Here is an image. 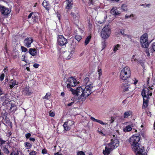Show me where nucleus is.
<instances>
[{"mask_svg":"<svg viewBox=\"0 0 155 155\" xmlns=\"http://www.w3.org/2000/svg\"><path fill=\"white\" fill-rule=\"evenodd\" d=\"M92 85L89 84L84 87H79L76 90L71 89L72 91V94L78 97L80 96V99L81 101H84L92 93Z\"/></svg>","mask_w":155,"mask_h":155,"instance_id":"obj_1","label":"nucleus"},{"mask_svg":"<svg viewBox=\"0 0 155 155\" xmlns=\"http://www.w3.org/2000/svg\"><path fill=\"white\" fill-rule=\"evenodd\" d=\"M3 71L5 74H7L8 73V68L6 67L3 70Z\"/></svg>","mask_w":155,"mask_h":155,"instance_id":"obj_46","label":"nucleus"},{"mask_svg":"<svg viewBox=\"0 0 155 155\" xmlns=\"http://www.w3.org/2000/svg\"><path fill=\"white\" fill-rule=\"evenodd\" d=\"M61 95L62 96L64 97V96L65 94L64 92H62L61 93Z\"/></svg>","mask_w":155,"mask_h":155,"instance_id":"obj_61","label":"nucleus"},{"mask_svg":"<svg viewBox=\"0 0 155 155\" xmlns=\"http://www.w3.org/2000/svg\"><path fill=\"white\" fill-rule=\"evenodd\" d=\"M21 60L27 62V61L26 60V57L25 55H22L21 57Z\"/></svg>","mask_w":155,"mask_h":155,"instance_id":"obj_43","label":"nucleus"},{"mask_svg":"<svg viewBox=\"0 0 155 155\" xmlns=\"http://www.w3.org/2000/svg\"><path fill=\"white\" fill-rule=\"evenodd\" d=\"M15 152L14 151H13L11 153L10 155H15Z\"/></svg>","mask_w":155,"mask_h":155,"instance_id":"obj_60","label":"nucleus"},{"mask_svg":"<svg viewBox=\"0 0 155 155\" xmlns=\"http://www.w3.org/2000/svg\"><path fill=\"white\" fill-rule=\"evenodd\" d=\"M68 43L67 39L63 36L58 35L57 37V43L61 46H63Z\"/></svg>","mask_w":155,"mask_h":155,"instance_id":"obj_9","label":"nucleus"},{"mask_svg":"<svg viewBox=\"0 0 155 155\" xmlns=\"http://www.w3.org/2000/svg\"><path fill=\"white\" fill-rule=\"evenodd\" d=\"M119 145V142L117 139H112L110 143L106 145L105 150H103V153L104 155H108L110 152L114 149L117 148Z\"/></svg>","mask_w":155,"mask_h":155,"instance_id":"obj_3","label":"nucleus"},{"mask_svg":"<svg viewBox=\"0 0 155 155\" xmlns=\"http://www.w3.org/2000/svg\"><path fill=\"white\" fill-rule=\"evenodd\" d=\"M71 15V17L73 18V21L76 22H77L79 18L78 10L77 8L73 9Z\"/></svg>","mask_w":155,"mask_h":155,"instance_id":"obj_10","label":"nucleus"},{"mask_svg":"<svg viewBox=\"0 0 155 155\" xmlns=\"http://www.w3.org/2000/svg\"><path fill=\"white\" fill-rule=\"evenodd\" d=\"M132 112L131 110H128L126 111L124 114V117L125 118L128 117L132 115Z\"/></svg>","mask_w":155,"mask_h":155,"instance_id":"obj_26","label":"nucleus"},{"mask_svg":"<svg viewBox=\"0 0 155 155\" xmlns=\"http://www.w3.org/2000/svg\"><path fill=\"white\" fill-rule=\"evenodd\" d=\"M78 83L76 79L73 77L69 78L66 81V86L69 89V91L72 92L71 89H73L71 87L75 86Z\"/></svg>","mask_w":155,"mask_h":155,"instance_id":"obj_6","label":"nucleus"},{"mask_svg":"<svg viewBox=\"0 0 155 155\" xmlns=\"http://www.w3.org/2000/svg\"><path fill=\"white\" fill-rule=\"evenodd\" d=\"M141 6H143L144 7H147L149 6L150 5V4H141L140 5Z\"/></svg>","mask_w":155,"mask_h":155,"instance_id":"obj_49","label":"nucleus"},{"mask_svg":"<svg viewBox=\"0 0 155 155\" xmlns=\"http://www.w3.org/2000/svg\"><path fill=\"white\" fill-rule=\"evenodd\" d=\"M125 29H120V32L121 34L123 35L124 36L126 35V34L125 33Z\"/></svg>","mask_w":155,"mask_h":155,"instance_id":"obj_38","label":"nucleus"},{"mask_svg":"<svg viewBox=\"0 0 155 155\" xmlns=\"http://www.w3.org/2000/svg\"><path fill=\"white\" fill-rule=\"evenodd\" d=\"M91 38V36L89 35L86 38L84 42V44L85 45H87L89 43L90 41Z\"/></svg>","mask_w":155,"mask_h":155,"instance_id":"obj_30","label":"nucleus"},{"mask_svg":"<svg viewBox=\"0 0 155 155\" xmlns=\"http://www.w3.org/2000/svg\"><path fill=\"white\" fill-rule=\"evenodd\" d=\"M90 118L91 119V120H92L93 121L98 122L101 124L105 125L107 124H106L105 123H104L102 121L96 119L93 117H90Z\"/></svg>","mask_w":155,"mask_h":155,"instance_id":"obj_25","label":"nucleus"},{"mask_svg":"<svg viewBox=\"0 0 155 155\" xmlns=\"http://www.w3.org/2000/svg\"><path fill=\"white\" fill-rule=\"evenodd\" d=\"M131 61L133 63H134L135 61H137V59L136 58V56L135 55H133L132 56V58H131Z\"/></svg>","mask_w":155,"mask_h":155,"instance_id":"obj_37","label":"nucleus"},{"mask_svg":"<svg viewBox=\"0 0 155 155\" xmlns=\"http://www.w3.org/2000/svg\"><path fill=\"white\" fill-rule=\"evenodd\" d=\"M3 94V92L1 88L0 87V96L2 94Z\"/></svg>","mask_w":155,"mask_h":155,"instance_id":"obj_57","label":"nucleus"},{"mask_svg":"<svg viewBox=\"0 0 155 155\" xmlns=\"http://www.w3.org/2000/svg\"><path fill=\"white\" fill-rule=\"evenodd\" d=\"M18 82H17L15 80L12 79L10 81L9 83V87L10 88H12L15 85H18Z\"/></svg>","mask_w":155,"mask_h":155,"instance_id":"obj_21","label":"nucleus"},{"mask_svg":"<svg viewBox=\"0 0 155 155\" xmlns=\"http://www.w3.org/2000/svg\"><path fill=\"white\" fill-rule=\"evenodd\" d=\"M140 139V136L138 134H135L132 135L128 140L131 145L132 150L136 155H141L143 151V147L139 143Z\"/></svg>","mask_w":155,"mask_h":155,"instance_id":"obj_2","label":"nucleus"},{"mask_svg":"<svg viewBox=\"0 0 155 155\" xmlns=\"http://www.w3.org/2000/svg\"><path fill=\"white\" fill-rule=\"evenodd\" d=\"M73 102H72L71 103H69V104H68V106H70L72 105V104H73Z\"/></svg>","mask_w":155,"mask_h":155,"instance_id":"obj_63","label":"nucleus"},{"mask_svg":"<svg viewBox=\"0 0 155 155\" xmlns=\"http://www.w3.org/2000/svg\"><path fill=\"white\" fill-rule=\"evenodd\" d=\"M97 132L101 135L103 136H104V134L102 133V132L101 131L99 130V129L98 130Z\"/></svg>","mask_w":155,"mask_h":155,"instance_id":"obj_51","label":"nucleus"},{"mask_svg":"<svg viewBox=\"0 0 155 155\" xmlns=\"http://www.w3.org/2000/svg\"><path fill=\"white\" fill-rule=\"evenodd\" d=\"M17 110V107L14 104H11L9 110L11 112L14 113Z\"/></svg>","mask_w":155,"mask_h":155,"instance_id":"obj_24","label":"nucleus"},{"mask_svg":"<svg viewBox=\"0 0 155 155\" xmlns=\"http://www.w3.org/2000/svg\"><path fill=\"white\" fill-rule=\"evenodd\" d=\"M134 16V15L133 14H132L130 15H129V17L130 18H133Z\"/></svg>","mask_w":155,"mask_h":155,"instance_id":"obj_58","label":"nucleus"},{"mask_svg":"<svg viewBox=\"0 0 155 155\" xmlns=\"http://www.w3.org/2000/svg\"><path fill=\"white\" fill-rule=\"evenodd\" d=\"M39 66V65L38 64H35L33 65V67L36 68H37Z\"/></svg>","mask_w":155,"mask_h":155,"instance_id":"obj_53","label":"nucleus"},{"mask_svg":"<svg viewBox=\"0 0 155 155\" xmlns=\"http://www.w3.org/2000/svg\"><path fill=\"white\" fill-rule=\"evenodd\" d=\"M38 14L32 12L28 16V18L29 21L31 22H34L36 21L38 19Z\"/></svg>","mask_w":155,"mask_h":155,"instance_id":"obj_11","label":"nucleus"},{"mask_svg":"<svg viewBox=\"0 0 155 155\" xmlns=\"http://www.w3.org/2000/svg\"><path fill=\"white\" fill-rule=\"evenodd\" d=\"M5 77V74H4L2 73V74L0 77V80L2 81L4 79Z\"/></svg>","mask_w":155,"mask_h":155,"instance_id":"obj_44","label":"nucleus"},{"mask_svg":"<svg viewBox=\"0 0 155 155\" xmlns=\"http://www.w3.org/2000/svg\"><path fill=\"white\" fill-rule=\"evenodd\" d=\"M152 88L150 87L144 88L141 92L143 99H149V96L152 95Z\"/></svg>","mask_w":155,"mask_h":155,"instance_id":"obj_8","label":"nucleus"},{"mask_svg":"<svg viewBox=\"0 0 155 155\" xmlns=\"http://www.w3.org/2000/svg\"><path fill=\"white\" fill-rule=\"evenodd\" d=\"M73 4L72 0H66L65 1V8L68 10L71 9L73 7Z\"/></svg>","mask_w":155,"mask_h":155,"instance_id":"obj_15","label":"nucleus"},{"mask_svg":"<svg viewBox=\"0 0 155 155\" xmlns=\"http://www.w3.org/2000/svg\"><path fill=\"white\" fill-rule=\"evenodd\" d=\"M145 52L147 56L149 57L150 56V54L148 49H146L145 50Z\"/></svg>","mask_w":155,"mask_h":155,"instance_id":"obj_48","label":"nucleus"},{"mask_svg":"<svg viewBox=\"0 0 155 155\" xmlns=\"http://www.w3.org/2000/svg\"><path fill=\"white\" fill-rule=\"evenodd\" d=\"M50 95V93H47L45 96L42 97V99H43L48 100L49 99Z\"/></svg>","mask_w":155,"mask_h":155,"instance_id":"obj_34","label":"nucleus"},{"mask_svg":"<svg viewBox=\"0 0 155 155\" xmlns=\"http://www.w3.org/2000/svg\"><path fill=\"white\" fill-rule=\"evenodd\" d=\"M124 36H125L128 38L129 39H131V36L130 35H127L126 34V35H125Z\"/></svg>","mask_w":155,"mask_h":155,"instance_id":"obj_54","label":"nucleus"},{"mask_svg":"<svg viewBox=\"0 0 155 155\" xmlns=\"http://www.w3.org/2000/svg\"><path fill=\"white\" fill-rule=\"evenodd\" d=\"M31 136V134L30 133H28L25 134L26 138L27 139L28 138Z\"/></svg>","mask_w":155,"mask_h":155,"instance_id":"obj_50","label":"nucleus"},{"mask_svg":"<svg viewBox=\"0 0 155 155\" xmlns=\"http://www.w3.org/2000/svg\"><path fill=\"white\" fill-rule=\"evenodd\" d=\"M37 153L36 152L32 150L31 152H30L29 153L30 155H36L37 154Z\"/></svg>","mask_w":155,"mask_h":155,"instance_id":"obj_41","label":"nucleus"},{"mask_svg":"<svg viewBox=\"0 0 155 155\" xmlns=\"http://www.w3.org/2000/svg\"><path fill=\"white\" fill-rule=\"evenodd\" d=\"M134 125L133 124H128L123 127V130L125 132H130L132 130V127H134Z\"/></svg>","mask_w":155,"mask_h":155,"instance_id":"obj_17","label":"nucleus"},{"mask_svg":"<svg viewBox=\"0 0 155 155\" xmlns=\"http://www.w3.org/2000/svg\"><path fill=\"white\" fill-rule=\"evenodd\" d=\"M125 18H128L129 17V15H126L125 16Z\"/></svg>","mask_w":155,"mask_h":155,"instance_id":"obj_64","label":"nucleus"},{"mask_svg":"<svg viewBox=\"0 0 155 155\" xmlns=\"http://www.w3.org/2000/svg\"><path fill=\"white\" fill-rule=\"evenodd\" d=\"M54 155H62L61 154H60L59 153L57 152L54 153Z\"/></svg>","mask_w":155,"mask_h":155,"instance_id":"obj_62","label":"nucleus"},{"mask_svg":"<svg viewBox=\"0 0 155 155\" xmlns=\"http://www.w3.org/2000/svg\"><path fill=\"white\" fill-rule=\"evenodd\" d=\"M111 34V29L108 25L105 26L102 29L101 35L104 39L108 38Z\"/></svg>","mask_w":155,"mask_h":155,"instance_id":"obj_7","label":"nucleus"},{"mask_svg":"<svg viewBox=\"0 0 155 155\" xmlns=\"http://www.w3.org/2000/svg\"><path fill=\"white\" fill-rule=\"evenodd\" d=\"M74 53V52H71L68 49V51H66L64 53L63 56L65 59H69L71 58Z\"/></svg>","mask_w":155,"mask_h":155,"instance_id":"obj_16","label":"nucleus"},{"mask_svg":"<svg viewBox=\"0 0 155 155\" xmlns=\"http://www.w3.org/2000/svg\"><path fill=\"white\" fill-rule=\"evenodd\" d=\"M71 43L69 48V51L71 52H74L75 48L76 47V43L74 40H71Z\"/></svg>","mask_w":155,"mask_h":155,"instance_id":"obj_18","label":"nucleus"},{"mask_svg":"<svg viewBox=\"0 0 155 155\" xmlns=\"http://www.w3.org/2000/svg\"><path fill=\"white\" fill-rule=\"evenodd\" d=\"M75 38L78 41H79L82 38V36L79 35H76L75 36Z\"/></svg>","mask_w":155,"mask_h":155,"instance_id":"obj_35","label":"nucleus"},{"mask_svg":"<svg viewBox=\"0 0 155 155\" xmlns=\"http://www.w3.org/2000/svg\"><path fill=\"white\" fill-rule=\"evenodd\" d=\"M49 114L50 116L51 117H54L55 116V113L54 112H52L51 111H50L49 112Z\"/></svg>","mask_w":155,"mask_h":155,"instance_id":"obj_42","label":"nucleus"},{"mask_svg":"<svg viewBox=\"0 0 155 155\" xmlns=\"http://www.w3.org/2000/svg\"><path fill=\"white\" fill-rule=\"evenodd\" d=\"M24 145L25 147L27 149H30L32 146V143H30L29 142H26L25 143Z\"/></svg>","mask_w":155,"mask_h":155,"instance_id":"obj_29","label":"nucleus"},{"mask_svg":"<svg viewBox=\"0 0 155 155\" xmlns=\"http://www.w3.org/2000/svg\"><path fill=\"white\" fill-rule=\"evenodd\" d=\"M21 49L22 52H25L28 50L26 48L23 46L21 47Z\"/></svg>","mask_w":155,"mask_h":155,"instance_id":"obj_39","label":"nucleus"},{"mask_svg":"<svg viewBox=\"0 0 155 155\" xmlns=\"http://www.w3.org/2000/svg\"><path fill=\"white\" fill-rule=\"evenodd\" d=\"M23 92V94L27 95H29L31 94V93L29 91V87L27 86L24 88Z\"/></svg>","mask_w":155,"mask_h":155,"instance_id":"obj_23","label":"nucleus"},{"mask_svg":"<svg viewBox=\"0 0 155 155\" xmlns=\"http://www.w3.org/2000/svg\"><path fill=\"white\" fill-rule=\"evenodd\" d=\"M43 6L48 11L49 10L50 7V5L48 2L46 0H44L42 4Z\"/></svg>","mask_w":155,"mask_h":155,"instance_id":"obj_22","label":"nucleus"},{"mask_svg":"<svg viewBox=\"0 0 155 155\" xmlns=\"http://www.w3.org/2000/svg\"><path fill=\"white\" fill-rule=\"evenodd\" d=\"M3 151L5 153L7 154H8L9 153V152L8 149L5 147H4L3 148Z\"/></svg>","mask_w":155,"mask_h":155,"instance_id":"obj_40","label":"nucleus"},{"mask_svg":"<svg viewBox=\"0 0 155 155\" xmlns=\"http://www.w3.org/2000/svg\"><path fill=\"white\" fill-rule=\"evenodd\" d=\"M138 82V80L136 79L135 78H134L132 80L131 83H133L134 84L136 85L137 84Z\"/></svg>","mask_w":155,"mask_h":155,"instance_id":"obj_36","label":"nucleus"},{"mask_svg":"<svg viewBox=\"0 0 155 155\" xmlns=\"http://www.w3.org/2000/svg\"><path fill=\"white\" fill-rule=\"evenodd\" d=\"M33 39L31 37L26 38L24 40V45L28 48L31 46V44L33 42Z\"/></svg>","mask_w":155,"mask_h":155,"instance_id":"obj_13","label":"nucleus"},{"mask_svg":"<svg viewBox=\"0 0 155 155\" xmlns=\"http://www.w3.org/2000/svg\"><path fill=\"white\" fill-rule=\"evenodd\" d=\"M148 99H143V108H146L148 105Z\"/></svg>","mask_w":155,"mask_h":155,"instance_id":"obj_28","label":"nucleus"},{"mask_svg":"<svg viewBox=\"0 0 155 155\" xmlns=\"http://www.w3.org/2000/svg\"><path fill=\"white\" fill-rule=\"evenodd\" d=\"M29 140L31 141H32L33 142H34L35 140V139L34 138H32V137L30 138Z\"/></svg>","mask_w":155,"mask_h":155,"instance_id":"obj_55","label":"nucleus"},{"mask_svg":"<svg viewBox=\"0 0 155 155\" xmlns=\"http://www.w3.org/2000/svg\"><path fill=\"white\" fill-rule=\"evenodd\" d=\"M78 155H85V154L84 152L82 151H80L77 153Z\"/></svg>","mask_w":155,"mask_h":155,"instance_id":"obj_45","label":"nucleus"},{"mask_svg":"<svg viewBox=\"0 0 155 155\" xmlns=\"http://www.w3.org/2000/svg\"><path fill=\"white\" fill-rule=\"evenodd\" d=\"M97 72L99 75V78H100L102 74V70L100 67H98L97 68Z\"/></svg>","mask_w":155,"mask_h":155,"instance_id":"obj_33","label":"nucleus"},{"mask_svg":"<svg viewBox=\"0 0 155 155\" xmlns=\"http://www.w3.org/2000/svg\"><path fill=\"white\" fill-rule=\"evenodd\" d=\"M151 52H155V42L153 43L151 45Z\"/></svg>","mask_w":155,"mask_h":155,"instance_id":"obj_31","label":"nucleus"},{"mask_svg":"<svg viewBox=\"0 0 155 155\" xmlns=\"http://www.w3.org/2000/svg\"><path fill=\"white\" fill-rule=\"evenodd\" d=\"M127 5L126 4H123L121 6V8L124 11H127Z\"/></svg>","mask_w":155,"mask_h":155,"instance_id":"obj_32","label":"nucleus"},{"mask_svg":"<svg viewBox=\"0 0 155 155\" xmlns=\"http://www.w3.org/2000/svg\"><path fill=\"white\" fill-rule=\"evenodd\" d=\"M29 53L32 56L37 55L38 53V51L35 48H30L29 51Z\"/></svg>","mask_w":155,"mask_h":155,"instance_id":"obj_19","label":"nucleus"},{"mask_svg":"<svg viewBox=\"0 0 155 155\" xmlns=\"http://www.w3.org/2000/svg\"><path fill=\"white\" fill-rule=\"evenodd\" d=\"M140 44L142 48H147L149 46V43L148 41V36L147 33H145L140 37Z\"/></svg>","mask_w":155,"mask_h":155,"instance_id":"obj_5","label":"nucleus"},{"mask_svg":"<svg viewBox=\"0 0 155 155\" xmlns=\"http://www.w3.org/2000/svg\"><path fill=\"white\" fill-rule=\"evenodd\" d=\"M89 3L91 4H93V0H89Z\"/></svg>","mask_w":155,"mask_h":155,"instance_id":"obj_59","label":"nucleus"},{"mask_svg":"<svg viewBox=\"0 0 155 155\" xmlns=\"http://www.w3.org/2000/svg\"><path fill=\"white\" fill-rule=\"evenodd\" d=\"M121 48L120 45L119 44H117L114 46L113 51L115 53L116 51L119 50Z\"/></svg>","mask_w":155,"mask_h":155,"instance_id":"obj_27","label":"nucleus"},{"mask_svg":"<svg viewBox=\"0 0 155 155\" xmlns=\"http://www.w3.org/2000/svg\"><path fill=\"white\" fill-rule=\"evenodd\" d=\"M131 74V71L130 68L126 66L123 68L120 71V78L122 80H126L130 77Z\"/></svg>","mask_w":155,"mask_h":155,"instance_id":"obj_4","label":"nucleus"},{"mask_svg":"<svg viewBox=\"0 0 155 155\" xmlns=\"http://www.w3.org/2000/svg\"><path fill=\"white\" fill-rule=\"evenodd\" d=\"M139 63L144 69V62L143 61H141Z\"/></svg>","mask_w":155,"mask_h":155,"instance_id":"obj_47","label":"nucleus"},{"mask_svg":"<svg viewBox=\"0 0 155 155\" xmlns=\"http://www.w3.org/2000/svg\"><path fill=\"white\" fill-rule=\"evenodd\" d=\"M57 17L59 19H60V15L59 14V13L58 12L57 13Z\"/></svg>","mask_w":155,"mask_h":155,"instance_id":"obj_56","label":"nucleus"},{"mask_svg":"<svg viewBox=\"0 0 155 155\" xmlns=\"http://www.w3.org/2000/svg\"><path fill=\"white\" fill-rule=\"evenodd\" d=\"M74 122L71 120H68L64 123L63 127L66 130H68L70 129L71 126L74 124Z\"/></svg>","mask_w":155,"mask_h":155,"instance_id":"obj_14","label":"nucleus"},{"mask_svg":"<svg viewBox=\"0 0 155 155\" xmlns=\"http://www.w3.org/2000/svg\"><path fill=\"white\" fill-rule=\"evenodd\" d=\"M110 12L113 15H118L120 14V11L117 10V8L116 7L113 8L111 10Z\"/></svg>","mask_w":155,"mask_h":155,"instance_id":"obj_20","label":"nucleus"},{"mask_svg":"<svg viewBox=\"0 0 155 155\" xmlns=\"http://www.w3.org/2000/svg\"><path fill=\"white\" fill-rule=\"evenodd\" d=\"M42 153L43 154H46L47 153V150L45 149H44L42 150Z\"/></svg>","mask_w":155,"mask_h":155,"instance_id":"obj_52","label":"nucleus"},{"mask_svg":"<svg viewBox=\"0 0 155 155\" xmlns=\"http://www.w3.org/2000/svg\"><path fill=\"white\" fill-rule=\"evenodd\" d=\"M0 12L2 14L4 15H7L11 12L10 9L7 8L6 7L0 5Z\"/></svg>","mask_w":155,"mask_h":155,"instance_id":"obj_12","label":"nucleus"}]
</instances>
